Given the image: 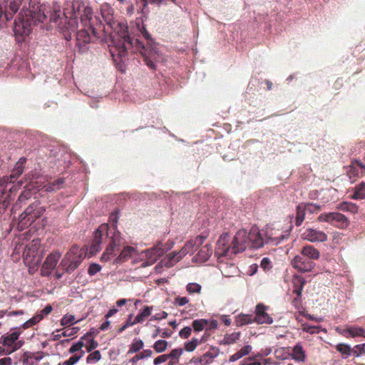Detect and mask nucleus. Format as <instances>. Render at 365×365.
I'll use <instances>...</instances> for the list:
<instances>
[{
  "label": "nucleus",
  "instance_id": "obj_34",
  "mask_svg": "<svg viewBox=\"0 0 365 365\" xmlns=\"http://www.w3.org/2000/svg\"><path fill=\"white\" fill-rule=\"evenodd\" d=\"M297 214L295 219V224L297 226H299L303 222L305 217L306 207L303 203H300L297 206Z\"/></svg>",
  "mask_w": 365,
  "mask_h": 365
},
{
  "label": "nucleus",
  "instance_id": "obj_1",
  "mask_svg": "<svg viewBox=\"0 0 365 365\" xmlns=\"http://www.w3.org/2000/svg\"><path fill=\"white\" fill-rule=\"evenodd\" d=\"M63 16L68 21V29L76 32L78 27L77 19H80L81 29L76 34V45L79 50L85 51L86 45L100 38L101 21L98 16H93L92 7L83 0H73L68 3L63 9Z\"/></svg>",
  "mask_w": 365,
  "mask_h": 365
},
{
  "label": "nucleus",
  "instance_id": "obj_7",
  "mask_svg": "<svg viewBox=\"0 0 365 365\" xmlns=\"http://www.w3.org/2000/svg\"><path fill=\"white\" fill-rule=\"evenodd\" d=\"M40 240H33L29 242L24 252V262L29 267V272L37 269L42 259V255L39 254Z\"/></svg>",
  "mask_w": 365,
  "mask_h": 365
},
{
  "label": "nucleus",
  "instance_id": "obj_61",
  "mask_svg": "<svg viewBox=\"0 0 365 365\" xmlns=\"http://www.w3.org/2000/svg\"><path fill=\"white\" fill-rule=\"evenodd\" d=\"M218 323L216 320H207V324L205 327V332L210 330H213L217 328Z\"/></svg>",
  "mask_w": 365,
  "mask_h": 365
},
{
  "label": "nucleus",
  "instance_id": "obj_52",
  "mask_svg": "<svg viewBox=\"0 0 365 365\" xmlns=\"http://www.w3.org/2000/svg\"><path fill=\"white\" fill-rule=\"evenodd\" d=\"M352 350V353L356 357L365 354V344L356 345Z\"/></svg>",
  "mask_w": 365,
  "mask_h": 365
},
{
  "label": "nucleus",
  "instance_id": "obj_46",
  "mask_svg": "<svg viewBox=\"0 0 365 365\" xmlns=\"http://www.w3.org/2000/svg\"><path fill=\"white\" fill-rule=\"evenodd\" d=\"M202 287L197 283H188L186 286V290L189 294H200Z\"/></svg>",
  "mask_w": 365,
  "mask_h": 365
},
{
  "label": "nucleus",
  "instance_id": "obj_60",
  "mask_svg": "<svg viewBox=\"0 0 365 365\" xmlns=\"http://www.w3.org/2000/svg\"><path fill=\"white\" fill-rule=\"evenodd\" d=\"M131 318H132V314H130L129 315V317L128 319H127V321L125 322V324H123L119 329H118V332L119 333H122L124 330H125L128 327L130 326H133L134 324H135L136 323H134V321H131Z\"/></svg>",
  "mask_w": 365,
  "mask_h": 365
},
{
  "label": "nucleus",
  "instance_id": "obj_33",
  "mask_svg": "<svg viewBox=\"0 0 365 365\" xmlns=\"http://www.w3.org/2000/svg\"><path fill=\"white\" fill-rule=\"evenodd\" d=\"M337 208L343 212H349L351 213H356L358 212V206L351 202H343L339 204Z\"/></svg>",
  "mask_w": 365,
  "mask_h": 365
},
{
  "label": "nucleus",
  "instance_id": "obj_4",
  "mask_svg": "<svg viewBox=\"0 0 365 365\" xmlns=\"http://www.w3.org/2000/svg\"><path fill=\"white\" fill-rule=\"evenodd\" d=\"M120 27L118 38L113 39V45L110 46V52L114 61L119 58L122 61L127 56L128 48H134L135 52H139L143 57L145 64L151 69L155 68V63L150 59L153 53V48L145 47L139 39L131 38L128 35V26L123 24H118Z\"/></svg>",
  "mask_w": 365,
  "mask_h": 365
},
{
  "label": "nucleus",
  "instance_id": "obj_35",
  "mask_svg": "<svg viewBox=\"0 0 365 365\" xmlns=\"http://www.w3.org/2000/svg\"><path fill=\"white\" fill-rule=\"evenodd\" d=\"M136 354L132 357L129 361L135 365L138 361L150 357L153 355V351L150 349H145L141 352L135 353Z\"/></svg>",
  "mask_w": 365,
  "mask_h": 365
},
{
  "label": "nucleus",
  "instance_id": "obj_57",
  "mask_svg": "<svg viewBox=\"0 0 365 365\" xmlns=\"http://www.w3.org/2000/svg\"><path fill=\"white\" fill-rule=\"evenodd\" d=\"M101 269V267L96 263L91 264L88 269V272L91 276H93L100 272Z\"/></svg>",
  "mask_w": 365,
  "mask_h": 365
},
{
  "label": "nucleus",
  "instance_id": "obj_5",
  "mask_svg": "<svg viewBox=\"0 0 365 365\" xmlns=\"http://www.w3.org/2000/svg\"><path fill=\"white\" fill-rule=\"evenodd\" d=\"M205 237L198 235L187 241L179 252H173L165 256L158 264L161 267H171L187 254H192L204 242Z\"/></svg>",
  "mask_w": 365,
  "mask_h": 365
},
{
  "label": "nucleus",
  "instance_id": "obj_59",
  "mask_svg": "<svg viewBox=\"0 0 365 365\" xmlns=\"http://www.w3.org/2000/svg\"><path fill=\"white\" fill-rule=\"evenodd\" d=\"M189 302V299L186 297H178L174 300V304L182 307Z\"/></svg>",
  "mask_w": 365,
  "mask_h": 365
},
{
  "label": "nucleus",
  "instance_id": "obj_10",
  "mask_svg": "<svg viewBox=\"0 0 365 365\" xmlns=\"http://www.w3.org/2000/svg\"><path fill=\"white\" fill-rule=\"evenodd\" d=\"M61 257L59 251H53L51 252L41 267V275L43 277H48L52 271L56 268V264Z\"/></svg>",
  "mask_w": 365,
  "mask_h": 365
},
{
  "label": "nucleus",
  "instance_id": "obj_13",
  "mask_svg": "<svg viewBox=\"0 0 365 365\" xmlns=\"http://www.w3.org/2000/svg\"><path fill=\"white\" fill-rule=\"evenodd\" d=\"M365 175V165L359 160H353L349 166L347 175L352 182L356 178H361Z\"/></svg>",
  "mask_w": 365,
  "mask_h": 365
},
{
  "label": "nucleus",
  "instance_id": "obj_63",
  "mask_svg": "<svg viewBox=\"0 0 365 365\" xmlns=\"http://www.w3.org/2000/svg\"><path fill=\"white\" fill-rule=\"evenodd\" d=\"M101 242L95 241L93 240V242H92V244L91 246V252L96 253L97 252H98L101 248Z\"/></svg>",
  "mask_w": 365,
  "mask_h": 365
},
{
  "label": "nucleus",
  "instance_id": "obj_18",
  "mask_svg": "<svg viewBox=\"0 0 365 365\" xmlns=\"http://www.w3.org/2000/svg\"><path fill=\"white\" fill-rule=\"evenodd\" d=\"M292 359L297 362H304L306 353L301 343H297L293 348L291 354Z\"/></svg>",
  "mask_w": 365,
  "mask_h": 365
},
{
  "label": "nucleus",
  "instance_id": "obj_28",
  "mask_svg": "<svg viewBox=\"0 0 365 365\" xmlns=\"http://www.w3.org/2000/svg\"><path fill=\"white\" fill-rule=\"evenodd\" d=\"M251 351L252 346L250 345L244 346L240 350L230 356L229 361L234 362L242 358L243 356L248 355L251 352Z\"/></svg>",
  "mask_w": 365,
  "mask_h": 365
},
{
  "label": "nucleus",
  "instance_id": "obj_62",
  "mask_svg": "<svg viewBox=\"0 0 365 365\" xmlns=\"http://www.w3.org/2000/svg\"><path fill=\"white\" fill-rule=\"evenodd\" d=\"M260 266L264 270L269 269L272 267L270 259L267 257H264L261 260Z\"/></svg>",
  "mask_w": 365,
  "mask_h": 365
},
{
  "label": "nucleus",
  "instance_id": "obj_2",
  "mask_svg": "<svg viewBox=\"0 0 365 365\" xmlns=\"http://www.w3.org/2000/svg\"><path fill=\"white\" fill-rule=\"evenodd\" d=\"M227 235L220 236L217 243V253L222 255L237 254L247 248H260L264 243L277 245L284 239L283 231L280 229L267 226L262 234L257 226H252L249 232L242 229L238 230L231 245H227Z\"/></svg>",
  "mask_w": 365,
  "mask_h": 365
},
{
  "label": "nucleus",
  "instance_id": "obj_54",
  "mask_svg": "<svg viewBox=\"0 0 365 365\" xmlns=\"http://www.w3.org/2000/svg\"><path fill=\"white\" fill-rule=\"evenodd\" d=\"M118 220V212H113V213H111V215L109 217V220H110V222L113 223V226L112 229H109L108 228V230H111V234L112 235L113 234L114 231L118 232L116 230V228H117L116 224H117Z\"/></svg>",
  "mask_w": 365,
  "mask_h": 365
},
{
  "label": "nucleus",
  "instance_id": "obj_16",
  "mask_svg": "<svg viewBox=\"0 0 365 365\" xmlns=\"http://www.w3.org/2000/svg\"><path fill=\"white\" fill-rule=\"evenodd\" d=\"M18 338L19 334L17 332H13L6 336L2 337L3 346L6 349V354H10L20 348L21 344L16 343Z\"/></svg>",
  "mask_w": 365,
  "mask_h": 365
},
{
  "label": "nucleus",
  "instance_id": "obj_21",
  "mask_svg": "<svg viewBox=\"0 0 365 365\" xmlns=\"http://www.w3.org/2000/svg\"><path fill=\"white\" fill-rule=\"evenodd\" d=\"M301 254L312 261L318 259L320 256L319 250L312 245L303 247L301 250Z\"/></svg>",
  "mask_w": 365,
  "mask_h": 365
},
{
  "label": "nucleus",
  "instance_id": "obj_37",
  "mask_svg": "<svg viewBox=\"0 0 365 365\" xmlns=\"http://www.w3.org/2000/svg\"><path fill=\"white\" fill-rule=\"evenodd\" d=\"M153 307L145 306L143 310L135 317L134 323H142L145 321V319L151 314Z\"/></svg>",
  "mask_w": 365,
  "mask_h": 365
},
{
  "label": "nucleus",
  "instance_id": "obj_49",
  "mask_svg": "<svg viewBox=\"0 0 365 365\" xmlns=\"http://www.w3.org/2000/svg\"><path fill=\"white\" fill-rule=\"evenodd\" d=\"M306 207V212L313 214L321 210L322 207L314 203H303Z\"/></svg>",
  "mask_w": 365,
  "mask_h": 365
},
{
  "label": "nucleus",
  "instance_id": "obj_30",
  "mask_svg": "<svg viewBox=\"0 0 365 365\" xmlns=\"http://www.w3.org/2000/svg\"><path fill=\"white\" fill-rule=\"evenodd\" d=\"M31 197V192L30 190H26L23 191L21 195L19 196V198L16 203L12 207V210H18L21 207V205L24 203L26 200Z\"/></svg>",
  "mask_w": 365,
  "mask_h": 365
},
{
  "label": "nucleus",
  "instance_id": "obj_14",
  "mask_svg": "<svg viewBox=\"0 0 365 365\" xmlns=\"http://www.w3.org/2000/svg\"><path fill=\"white\" fill-rule=\"evenodd\" d=\"M266 309L267 307L262 304H259L256 306L255 316L254 317L255 322L258 324H270L273 322L272 318L267 313Z\"/></svg>",
  "mask_w": 365,
  "mask_h": 365
},
{
  "label": "nucleus",
  "instance_id": "obj_64",
  "mask_svg": "<svg viewBox=\"0 0 365 365\" xmlns=\"http://www.w3.org/2000/svg\"><path fill=\"white\" fill-rule=\"evenodd\" d=\"M79 330L78 327H73L71 329H67L63 332V336H71L76 334Z\"/></svg>",
  "mask_w": 365,
  "mask_h": 365
},
{
  "label": "nucleus",
  "instance_id": "obj_20",
  "mask_svg": "<svg viewBox=\"0 0 365 365\" xmlns=\"http://www.w3.org/2000/svg\"><path fill=\"white\" fill-rule=\"evenodd\" d=\"M66 256H69L71 259L78 261V264L80 265L84 258L85 253L79 247L74 245L66 253Z\"/></svg>",
  "mask_w": 365,
  "mask_h": 365
},
{
  "label": "nucleus",
  "instance_id": "obj_8",
  "mask_svg": "<svg viewBox=\"0 0 365 365\" xmlns=\"http://www.w3.org/2000/svg\"><path fill=\"white\" fill-rule=\"evenodd\" d=\"M123 244V240L121 237L120 232L114 231L113 234L110 237L109 244L103 253L101 260L102 262L110 260L116 255L115 252L120 250Z\"/></svg>",
  "mask_w": 365,
  "mask_h": 365
},
{
  "label": "nucleus",
  "instance_id": "obj_11",
  "mask_svg": "<svg viewBox=\"0 0 365 365\" xmlns=\"http://www.w3.org/2000/svg\"><path fill=\"white\" fill-rule=\"evenodd\" d=\"M164 253L165 249L163 248V244L161 242L158 243L153 247L144 252L146 260L142 264V265L143 267L152 265L160 257L163 256Z\"/></svg>",
  "mask_w": 365,
  "mask_h": 365
},
{
  "label": "nucleus",
  "instance_id": "obj_9",
  "mask_svg": "<svg viewBox=\"0 0 365 365\" xmlns=\"http://www.w3.org/2000/svg\"><path fill=\"white\" fill-rule=\"evenodd\" d=\"M319 222H327L340 229H346L349 225V219L340 212H324L318 217Z\"/></svg>",
  "mask_w": 365,
  "mask_h": 365
},
{
  "label": "nucleus",
  "instance_id": "obj_19",
  "mask_svg": "<svg viewBox=\"0 0 365 365\" xmlns=\"http://www.w3.org/2000/svg\"><path fill=\"white\" fill-rule=\"evenodd\" d=\"M135 252V249L134 247L126 246L121 250L120 255L115 258V262L116 264H121L127 261Z\"/></svg>",
  "mask_w": 365,
  "mask_h": 365
},
{
  "label": "nucleus",
  "instance_id": "obj_23",
  "mask_svg": "<svg viewBox=\"0 0 365 365\" xmlns=\"http://www.w3.org/2000/svg\"><path fill=\"white\" fill-rule=\"evenodd\" d=\"M305 284V279L300 276H294L292 279L293 293L302 297V292Z\"/></svg>",
  "mask_w": 365,
  "mask_h": 365
},
{
  "label": "nucleus",
  "instance_id": "obj_50",
  "mask_svg": "<svg viewBox=\"0 0 365 365\" xmlns=\"http://www.w3.org/2000/svg\"><path fill=\"white\" fill-rule=\"evenodd\" d=\"M101 358V354L99 351H95L91 353L86 358L87 363H96Z\"/></svg>",
  "mask_w": 365,
  "mask_h": 365
},
{
  "label": "nucleus",
  "instance_id": "obj_39",
  "mask_svg": "<svg viewBox=\"0 0 365 365\" xmlns=\"http://www.w3.org/2000/svg\"><path fill=\"white\" fill-rule=\"evenodd\" d=\"M101 14L106 23L109 25H111L113 19L112 9L108 6L102 7Z\"/></svg>",
  "mask_w": 365,
  "mask_h": 365
},
{
  "label": "nucleus",
  "instance_id": "obj_51",
  "mask_svg": "<svg viewBox=\"0 0 365 365\" xmlns=\"http://www.w3.org/2000/svg\"><path fill=\"white\" fill-rule=\"evenodd\" d=\"M75 317L71 314H66L63 317L61 320V324L62 326H70L73 324L75 322Z\"/></svg>",
  "mask_w": 365,
  "mask_h": 365
},
{
  "label": "nucleus",
  "instance_id": "obj_56",
  "mask_svg": "<svg viewBox=\"0 0 365 365\" xmlns=\"http://www.w3.org/2000/svg\"><path fill=\"white\" fill-rule=\"evenodd\" d=\"M192 332V328L185 327L179 331V336L182 339H187Z\"/></svg>",
  "mask_w": 365,
  "mask_h": 365
},
{
  "label": "nucleus",
  "instance_id": "obj_27",
  "mask_svg": "<svg viewBox=\"0 0 365 365\" xmlns=\"http://www.w3.org/2000/svg\"><path fill=\"white\" fill-rule=\"evenodd\" d=\"M255 322L254 317L250 314H240L235 317V323L237 327H242Z\"/></svg>",
  "mask_w": 365,
  "mask_h": 365
},
{
  "label": "nucleus",
  "instance_id": "obj_41",
  "mask_svg": "<svg viewBox=\"0 0 365 365\" xmlns=\"http://www.w3.org/2000/svg\"><path fill=\"white\" fill-rule=\"evenodd\" d=\"M207 324V319H195L192 323V327L193 330L196 332H199L205 330L206 324Z\"/></svg>",
  "mask_w": 365,
  "mask_h": 365
},
{
  "label": "nucleus",
  "instance_id": "obj_24",
  "mask_svg": "<svg viewBox=\"0 0 365 365\" xmlns=\"http://www.w3.org/2000/svg\"><path fill=\"white\" fill-rule=\"evenodd\" d=\"M64 182V178H60L46 184L43 189L46 192H56L63 187Z\"/></svg>",
  "mask_w": 365,
  "mask_h": 365
},
{
  "label": "nucleus",
  "instance_id": "obj_53",
  "mask_svg": "<svg viewBox=\"0 0 365 365\" xmlns=\"http://www.w3.org/2000/svg\"><path fill=\"white\" fill-rule=\"evenodd\" d=\"M183 349L181 348L173 349L170 354H168V359L178 360L179 357L182 354Z\"/></svg>",
  "mask_w": 365,
  "mask_h": 365
},
{
  "label": "nucleus",
  "instance_id": "obj_3",
  "mask_svg": "<svg viewBox=\"0 0 365 365\" xmlns=\"http://www.w3.org/2000/svg\"><path fill=\"white\" fill-rule=\"evenodd\" d=\"M22 6L19 16L14 21V31L16 38L28 36L33 26L38 23H43L47 18L46 7L40 5L38 0H29V7L26 6V0H11L9 10L4 13L7 20L11 19Z\"/></svg>",
  "mask_w": 365,
  "mask_h": 365
},
{
  "label": "nucleus",
  "instance_id": "obj_38",
  "mask_svg": "<svg viewBox=\"0 0 365 365\" xmlns=\"http://www.w3.org/2000/svg\"><path fill=\"white\" fill-rule=\"evenodd\" d=\"M337 351L341 354L343 358H348L352 353V349L346 344L340 343L335 346Z\"/></svg>",
  "mask_w": 365,
  "mask_h": 365
},
{
  "label": "nucleus",
  "instance_id": "obj_26",
  "mask_svg": "<svg viewBox=\"0 0 365 365\" xmlns=\"http://www.w3.org/2000/svg\"><path fill=\"white\" fill-rule=\"evenodd\" d=\"M212 253V247L209 245H205L201 247L197 254V258L200 262H205L211 257Z\"/></svg>",
  "mask_w": 365,
  "mask_h": 365
},
{
  "label": "nucleus",
  "instance_id": "obj_55",
  "mask_svg": "<svg viewBox=\"0 0 365 365\" xmlns=\"http://www.w3.org/2000/svg\"><path fill=\"white\" fill-rule=\"evenodd\" d=\"M140 2L142 4V12L143 13L148 3L160 5L165 4V0H140Z\"/></svg>",
  "mask_w": 365,
  "mask_h": 365
},
{
  "label": "nucleus",
  "instance_id": "obj_47",
  "mask_svg": "<svg viewBox=\"0 0 365 365\" xmlns=\"http://www.w3.org/2000/svg\"><path fill=\"white\" fill-rule=\"evenodd\" d=\"M199 344L197 338H192L191 341L185 343V350L189 352L193 351Z\"/></svg>",
  "mask_w": 365,
  "mask_h": 365
},
{
  "label": "nucleus",
  "instance_id": "obj_15",
  "mask_svg": "<svg viewBox=\"0 0 365 365\" xmlns=\"http://www.w3.org/2000/svg\"><path fill=\"white\" fill-rule=\"evenodd\" d=\"M303 237L312 242H323L327 240V235L317 229L309 228L303 233Z\"/></svg>",
  "mask_w": 365,
  "mask_h": 365
},
{
  "label": "nucleus",
  "instance_id": "obj_6",
  "mask_svg": "<svg viewBox=\"0 0 365 365\" xmlns=\"http://www.w3.org/2000/svg\"><path fill=\"white\" fill-rule=\"evenodd\" d=\"M45 211V207L41 205L38 200L34 201L19 215L18 227L21 230L28 227L43 215Z\"/></svg>",
  "mask_w": 365,
  "mask_h": 365
},
{
  "label": "nucleus",
  "instance_id": "obj_40",
  "mask_svg": "<svg viewBox=\"0 0 365 365\" xmlns=\"http://www.w3.org/2000/svg\"><path fill=\"white\" fill-rule=\"evenodd\" d=\"M42 319H43V314H36L32 318L26 321L23 324V327L25 329H29V328L33 327L34 325H36V324H38Z\"/></svg>",
  "mask_w": 365,
  "mask_h": 365
},
{
  "label": "nucleus",
  "instance_id": "obj_32",
  "mask_svg": "<svg viewBox=\"0 0 365 365\" xmlns=\"http://www.w3.org/2000/svg\"><path fill=\"white\" fill-rule=\"evenodd\" d=\"M215 353H212L211 351H207L205 354H204L202 356H201L198 361L202 365H208L211 364L214 359H215L218 355V349H216Z\"/></svg>",
  "mask_w": 365,
  "mask_h": 365
},
{
  "label": "nucleus",
  "instance_id": "obj_31",
  "mask_svg": "<svg viewBox=\"0 0 365 365\" xmlns=\"http://www.w3.org/2000/svg\"><path fill=\"white\" fill-rule=\"evenodd\" d=\"M354 200L365 199V182H361L354 187V193L351 197Z\"/></svg>",
  "mask_w": 365,
  "mask_h": 365
},
{
  "label": "nucleus",
  "instance_id": "obj_36",
  "mask_svg": "<svg viewBox=\"0 0 365 365\" xmlns=\"http://www.w3.org/2000/svg\"><path fill=\"white\" fill-rule=\"evenodd\" d=\"M144 346V342L140 339H135L129 346L127 354H132L139 352Z\"/></svg>",
  "mask_w": 365,
  "mask_h": 365
},
{
  "label": "nucleus",
  "instance_id": "obj_12",
  "mask_svg": "<svg viewBox=\"0 0 365 365\" xmlns=\"http://www.w3.org/2000/svg\"><path fill=\"white\" fill-rule=\"evenodd\" d=\"M292 267L300 272H311L314 267V262L302 254L294 257L291 262Z\"/></svg>",
  "mask_w": 365,
  "mask_h": 365
},
{
  "label": "nucleus",
  "instance_id": "obj_48",
  "mask_svg": "<svg viewBox=\"0 0 365 365\" xmlns=\"http://www.w3.org/2000/svg\"><path fill=\"white\" fill-rule=\"evenodd\" d=\"M83 338H81L78 342L73 344L69 349L68 352L69 354H77L76 352L80 351L81 352L82 348L84 346V343L83 341Z\"/></svg>",
  "mask_w": 365,
  "mask_h": 365
},
{
  "label": "nucleus",
  "instance_id": "obj_25",
  "mask_svg": "<svg viewBox=\"0 0 365 365\" xmlns=\"http://www.w3.org/2000/svg\"><path fill=\"white\" fill-rule=\"evenodd\" d=\"M241 332H232L231 334H225L223 339L220 341V345H230L236 343L240 338Z\"/></svg>",
  "mask_w": 365,
  "mask_h": 365
},
{
  "label": "nucleus",
  "instance_id": "obj_58",
  "mask_svg": "<svg viewBox=\"0 0 365 365\" xmlns=\"http://www.w3.org/2000/svg\"><path fill=\"white\" fill-rule=\"evenodd\" d=\"M141 33L143 36L148 41V45L145 46V47L153 48L152 45L153 39L151 38L150 34L148 31L143 27Z\"/></svg>",
  "mask_w": 365,
  "mask_h": 365
},
{
  "label": "nucleus",
  "instance_id": "obj_44",
  "mask_svg": "<svg viewBox=\"0 0 365 365\" xmlns=\"http://www.w3.org/2000/svg\"><path fill=\"white\" fill-rule=\"evenodd\" d=\"M302 329L303 331L314 334L319 333L322 328L318 326H312L309 324L304 323L302 324Z\"/></svg>",
  "mask_w": 365,
  "mask_h": 365
},
{
  "label": "nucleus",
  "instance_id": "obj_17",
  "mask_svg": "<svg viewBox=\"0 0 365 365\" xmlns=\"http://www.w3.org/2000/svg\"><path fill=\"white\" fill-rule=\"evenodd\" d=\"M63 269L66 271L67 273H72L76 269L78 268L79 264H78V261H75L73 259H71L69 256H64L62 259L60 265Z\"/></svg>",
  "mask_w": 365,
  "mask_h": 365
},
{
  "label": "nucleus",
  "instance_id": "obj_29",
  "mask_svg": "<svg viewBox=\"0 0 365 365\" xmlns=\"http://www.w3.org/2000/svg\"><path fill=\"white\" fill-rule=\"evenodd\" d=\"M106 232L108 237H110L111 230H108V226L106 224L101 225L95 232L93 240L102 242L103 235Z\"/></svg>",
  "mask_w": 365,
  "mask_h": 365
},
{
  "label": "nucleus",
  "instance_id": "obj_45",
  "mask_svg": "<svg viewBox=\"0 0 365 365\" xmlns=\"http://www.w3.org/2000/svg\"><path fill=\"white\" fill-rule=\"evenodd\" d=\"M346 331L352 336H365V330L361 327H351L346 329Z\"/></svg>",
  "mask_w": 365,
  "mask_h": 365
},
{
  "label": "nucleus",
  "instance_id": "obj_42",
  "mask_svg": "<svg viewBox=\"0 0 365 365\" xmlns=\"http://www.w3.org/2000/svg\"><path fill=\"white\" fill-rule=\"evenodd\" d=\"M168 346V343L167 341L164 339H159L154 343L153 347L157 353H162L167 349Z\"/></svg>",
  "mask_w": 365,
  "mask_h": 365
},
{
  "label": "nucleus",
  "instance_id": "obj_43",
  "mask_svg": "<svg viewBox=\"0 0 365 365\" xmlns=\"http://www.w3.org/2000/svg\"><path fill=\"white\" fill-rule=\"evenodd\" d=\"M84 351H81L79 354H75L73 356L70 357L68 360L61 362L58 365H73L77 363L84 355Z\"/></svg>",
  "mask_w": 365,
  "mask_h": 365
},
{
  "label": "nucleus",
  "instance_id": "obj_22",
  "mask_svg": "<svg viewBox=\"0 0 365 365\" xmlns=\"http://www.w3.org/2000/svg\"><path fill=\"white\" fill-rule=\"evenodd\" d=\"M26 159L25 158H21L16 163L12 173L10 175V182H14L19 176H20L24 172V165L26 163Z\"/></svg>",
  "mask_w": 365,
  "mask_h": 365
}]
</instances>
